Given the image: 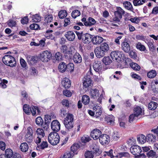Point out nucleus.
I'll return each instance as SVG.
<instances>
[{"instance_id":"17","label":"nucleus","mask_w":158,"mask_h":158,"mask_svg":"<svg viewBox=\"0 0 158 158\" xmlns=\"http://www.w3.org/2000/svg\"><path fill=\"white\" fill-rule=\"evenodd\" d=\"M93 110L94 111L95 116L96 118L99 117L102 113L101 106L96 105L93 107Z\"/></svg>"},{"instance_id":"52","label":"nucleus","mask_w":158,"mask_h":158,"mask_svg":"<svg viewBox=\"0 0 158 158\" xmlns=\"http://www.w3.org/2000/svg\"><path fill=\"white\" fill-rule=\"evenodd\" d=\"M8 25L9 27H12L16 26V23L14 20L10 19L8 22Z\"/></svg>"},{"instance_id":"19","label":"nucleus","mask_w":158,"mask_h":158,"mask_svg":"<svg viewBox=\"0 0 158 158\" xmlns=\"http://www.w3.org/2000/svg\"><path fill=\"white\" fill-rule=\"evenodd\" d=\"M65 37L69 41H73L75 39V35L73 32L72 31H69L65 35Z\"/></svg>"},{"instance_id":"40","label":"nucleus","mask_w":158,"mask_h":158,"mask_svg":"<svg viewBox=\"0 0 158 158\" xmlns=\"http://www.w3.org/2000/svg\"><path fill=\"white\" fill-rule=\"evenodd\" d=\"M91 140L90 137L87 135H84L81 138V142L84 143L89 142Z\"/></svg>"},{"instance_id":"9","label":"nucleus","mask_w":158,"mask_h":158,"mask_svg":"<svg viewBox=\"0 0 158 158\" xmlns=\"http://www.w3.org/2000/svg\"><path fill=\"white\" fill-rule=\"evenodd\" d=\"M131 152L136 156V157L139 156V153L142 152V149L140 147L137 145H134L132 146L130 149Z\"/></svg>"},{"instance_id":"42","label":"nucleus","mask_w":158,"mask_h":158,"mask_svg":"<svg viewBox=\"0 0 158 158\" xmlns=\"http://www.w3.org/2000/svg\"><path fill=\"white\" fill-rule=\"evenodd\" d=\"M129 154L127 152H122L119 153L115 156V157L117 158H122L123 157H129Z\"/></svg>"},{"instance_id":"30","label":"nucleus","mask_w":158,"mask_h":158,"mask_svg":"<svg viewBox=\"0 0 158 158\" xmlns=\"http://www.w3.org/2000/svg\"><path fill=\"white\" fill-rule=\"evenodd\" d=\"M90 101L89 97L86 95L83 96L82 98V102L84 105H88Z\"/></svg>"},{"instance_id":"60","label":"nucleus","mask_w":158,"mask_h":158,"mask_svg":"<svg viewBox=\"0 0 158 158\" xmlns=\"http://www.w3.org/2000/svg\"><path fill=\"white\" fill-rule=\"evenodd\" d=\"M129 55L133 59H135L137 57L136 53L135 52H134L133 51H131L129 53Z\"/></svg>"},{"instance_id":"64","label":"nucleus","mask_w":158,"mask_h":158,"mask_svg":"<svg viewBox=\"0 0 158 158\" xmlns=\"http://www.w3.org/2000/svg\"><path fill=\"white\" fill-rule=\"evenodd\" d=\"M62 103L63 106L66 107H69V102L66 99H64L62 102Z\"/></svg>"},{"instance_id":"50","label":"nucleus","mask_w":158,"mask_h":158,"mask_svg":"<svg viewBox=\"0 0 158 158\" xmlns=\"http://www.w3.org/2000/svg\"><path fill=\"white\" fill-rule=\"evenodd\" d=\"M45 21L47 23L51 22L53 19L52 16V15H47L45 16Z\"/></svg>"},{"instance_id":"33","label":"nucleus","mask_w":158,"mask_h":158,"mask_svg":"<svg viewBox=\"0 0 158 158\" xmlns=\"http://www.w3.org/2000/svg\"><path fill=\"white\" fill-rule=\"evenodd\" d=\"M65 57L69 59H71L73 55L72 50L71 49H68L65 53H64Z\"/></svg>"},{"instance_id":"3","label":"nucleus","mask_w":158,"mask_h":158,"mask_svg":"<svg viewBox=\"0 0 158 158\" xmlns=\"http://www.w3.org/2000/svg\"><path fill=\"white\" fill-rule=\"evenodd\" d=\"M48 139L49 142L51 144L56 145L59 142L60 137L57 132H53L49 135Z\"/></svg>"},{"instance_id":"4","label":"nucleus","mask_w":158,"mask_h":158,"mask_svg":"<svg viewBox=\"0 0 158 158\" xmlns=\"http://www.w3.org/2000/svg\"><path fill=\"white\" fill-rule=\"evenodd\" d=\"M92 75L91 70V68L89 69V72H88L85 75L83 79V85L85 88H87L92 85V81L91 79V77L89 74Z\"/></svg>"},{"instance_id":"32","label":"nucleus","mask_w":158,"mask_h":158,"mask_svg":"<svg viewBox=\"0 0 158 158\" xmlns=\"http://www.w3.org/2000/svg\"><path fill=\"white\" fill-rule=\"evenodd\" d=\"M137 140L139 143L142 144L144 143L147 141L146 137L143 135L141 134L137 138Z\"/></svg>"},{"instance_id":"36","label":"nucleus","mask_w":158,"mask_h":158,"mask_svg":"<svg viewBox=\"0 0 158 158\" xmlns=\"http://www.w3.org/2000/svg\"><path fill=\"white\" fill-rule=\"evenodd\" d=\"M64 124L66 129L69 130L71 129L73 127L74 123L69 122L66 121L64 122Z\"/></svg>"},{"instance_id":"27","label":"nucleus","mask_w":158,"mask_h":158,"mask_svg":"<svg viewBox=\"0 0 158 158\" xmlns=\"http://www.w3.org/2000/svg\"><path fill=\"white\" fill-rule=\"evenodd\" d=\"M146 140L147 142L153 143L156 140V137L152 134H148L146 136Z\"/></svg>"},{"instance_id":"21","label":"nucleus","mask_w":158,"mask_h":158,"mask_svg":"<svg viewBox=\"0 0 158 158\" xmlns=\"http://www.w3.org/2000/svg\"><path fill=\"white\" fill-rule=\"evenodd\" d=\"M73 60L75 63H80L82 61V58L81 56L78 53H76L73 57Z\"/></svg>"},{"instance_id":"29","label":"nucleus","mask_w":158,"mask_h":158,"mask_svg":"<svg viewBox=\"0 0 158 158\" xmlns=\"http://www.w3.org/2000/svg\"><path fill=\"white\" fill-rule=\"evenodd\" d=\"M136 48L138 49L141 51L145 52V53H147V50H146L145 47L142 45L140 42H138L136 44Z\"/></svg>"},{"instance_id":"18","label":"nucleus","mask_w":158,"mask_h":158,"mask_svg":"<svg viewBox=\"0 0 158 158\" xmlns=\"http://www.w3.org/2000/svg\"><path fill=\"white\" fill-rule=\"evenodd\" d=\"M103 40V39L99 36H96L92 37V42L94 44H98L102 43Z\"/></svg>"},{"instance_id":"39","label":"nucleus","mask_w":158,"mask_h":158,"mask_svg":"<svg viewBox=\"0 0 158 158\" xmlns=\"http://www.w3.org/2000/svg\"><path fill=\"white\" fill-rule=\"evenodd\" d=\"M23 109L24 111L26 114H29L31 113V107H30L27 104H25L23 106Z\"/></svg>"},{"instance_id":"15","label":"nucleus","mask_w":158,"mask_h":158,"mask_svg":"<svg viewBox=\"0 0 158 158\" xmlns=\"http://www.w3.org/2000/svg\"><path fill=\"white\" fill-rule=\"evenodd\" d=\"M89 94L91 98L93 99L97 98L99 95V90L96 89H91Z\"/></svg>"},{"instance_id":"26","label":"nucleus","mask_w":158,"mask_h":158,"mask_svg":"<svg viewBox=\"0 0 158 158\" xmlns=\"http://www.w3.org/2000/svg\"><path fill=\"white\" fill-rule=\"evenodd\" d=\"M123 5L124 7L127 9L133 11L134 9L133 8L132 6L131 3L129 2H125L123 3Z\"/></svg>"},{"instance_id":"11","label":"nucleus","mask_w":158,"mask_h":158,"mask_svg":"<svg viewBox=\"0 0 158 158\" xmlns=\"http://www.w3.org/2000/svg\"><path fill=\"white\" fill-rule=\"evenodd\" d=\"M51 127L53 131L57 132L60 130V125L58 120H55L51 123Z\"/></svg>"},{"instance_id":"44","label":"nucleus","mask_w":158,"mask_h":158,"mask_svg":"<svg viewBox=\"0 0 158 158\" xmlns=\"http://www.w3.org/2000/svg\"><path fill=\"white\" fill-rule=\"evenodd\" d=\"M4 155L8 158L11 157L13 155L12 151L10 149H7L5 151V154Z\"/></svg>"},{"instance_id":"22","label":"nucleus","mask_w":158,"mask_h":158,"mask_svg":"<svg viewBox=\"0 0 158 158\" xmlns=\"http://www.w3.org/2000/svg\"><path fill=\"white\" fill-rule=\"evenodd\" d=\"M122 50L125 52H128L130 50V46L128 43L126 42H123L121 44Z\"/></svg>"},{"instance_id":"45","label":"nucleus","mask_w":158,"mask_h":158,"mask_svg":"<svg viewBox=\"0 0 158 158\" xmlns=\"http://www.w3.org/2000/svg\"><path fill=\"white\" fill-rule=\"evenodd\" d=\"M32 20L33 22H38L41 20L40 16L38 14L35 15L33 16Z\"/></svg>"},{"instance_id":"24","label":"nucleus","mask_w":158,"mask_h":158,"mask_svg":"<svg viewBox=\"0 0 158 158\" xmlns=\"http://www.w3.org/2000/svg\"><path fill=\"white\" fill-rule=\"evenodd\" d=\"M27 58L28 62L30 64H33L36 62L37 58L35 57L29 55L27 56Z\"/></svg>"},{"instance_id":"37","label":"nucleus","mask_w":158,"mask_h":158,"mask_svg":"<svg viewBox=\"0 0 158 158\" xmlns=\"http://www.w3.org/2000/svg\"><path fill=\"white\" fill-rule=\"evenodd\" d=\"M157 75V73L155 70H152L148 72L147 75L148 77L150 78H152L155 77Z\"/></svg>"},{"instance_id":"20","label":"nucleus","mask_w":158,"mask_h":158,"mask_svg":"<svg viewBox=\"0 0 158 158\" xmlns=\"http://www.w3.org/2000/svg\"><path fill=\"white\" fill-rule=\"evenodd\" d=\"M61 84L65 88H68L70 87L71 85L70 80L68 78H65L61 81Z\"/></svg>"},{"instance_id":"43","label":"nucleus","mask_w":158,"mask_h":158,"mask_svg":"<svg viewBox=\"0 0 158 158\" xmlns=\"http://www.w3.org/2000/svg\"><path fill=\"white\" fill-rule=\"evenodd\" d=\"M67 15V11L65 10H61L58 14V16L60 19H63Z\"/></svg>"},{"instance_id":"46","label":"nucleus","mask_w":158,"mask_h":158,"mask_svg":"<svg viewBox=\"0 0 158 158\" xmlns=\"http://www.w3.org/2000/svg\"><path fill=\"white\" fill-rule=\"evenodd\" d=\"M130 66L134 70L139 71L140 69V66L136 63L133 62L130 64Z\"/></svg>"},{"instance_id":"8","label":"nucleus","mask_w":158,"mask_h":158,"mask_svg":"<svg viewBox=\"0 0 158 158\" xmlns=\"http://www.w3.org/2000/svg\"><path fill=\"white\" fill-rule=\"evenodd\" d=\"M36 133L37 137L35 139V142L37 144L40 143L41 142V138H43L45 135L43 130L41 128H38L36 130Z\"/></svg>"},{"instance_id":"28","label":"nucleus","mask_w":158,"mask_h":158,"mask_svg":"<svg viewBox=\"0 0 158 158\" xmlns=\"http://www.w3.org/2000/svg\"><path fill=\"white\" fill-rule=\"evenodd\" d=\"M157 106V104L154 102H151L148 105V108L151 110H154Z\"/></svg>"},{"instance_id":"58","label":"nucleus","mask_w":158,"mask_h":158,"mask_svg":"<svg viewBox=\"0 0 158 158\" xmlns=\"http://www.w3.org/2000/svg\"><path fill=\"white\" fill-rule=\"evenodd\" d=\"M99 149L98 148V146H94V147H93L92 150L91 152H92L97 154V155L99 154L100 153L99 152Z\"/></svg>"},{"instance_id":"25","label":"nucleus","mask_w":158,"mask_h":158,"mask_svg":"<svg viewBox=\"0 0 158 158\" xmlns=\"http://www.w3.org/2000/svg\"><path fill=\"white\" fill-rule=\"evenodd\" d=\"M67 65L64 62H62L59 64L58 65V69L59 71L63 73L67 69Z\"/></svg>"},{"instance_id":"31","label":"nucleus","mask_w":158,"mask_h":158,"mask_svg":"<svg viewBox=\"0 0 158 158\" xmlns=\"http://www.w3.org/2000/svg\"><path fill=\"white\" fill-rule=\"evenodd\" d=\"M74 118L73 115L71 114H68L66 117L64 118V122H73V121Z\"/></svg>"},{"instance_id":"48","label":"nucleus","mask_w":158,"mask_h":158,"mask_svg":"<svg viewBox=\"0 0 158 158\" xmlns=\"http://www.w3.org/2000/svg\"><path fill=\"white\" fill-rule=\"evenodd\" d=\"M81 15L80 12L78 10L73 11L71 13V16L73 18H76L77 17L80 16Z\"/></svg>"},{"instance_id":"62","label":"nucleus","mask_w":158,"mask_h":158,"mask_svg":"<svg viewBox=\"0 0 158 158\" xmlns=\"http://www.w3.org/2000/svg\"><path fill=\"white\" fill-rule=\"evenodd\" d=\"M77 36L78 39L80 40H82L83 39V34L82 32H79L77 31H76L75 32Z\"/></svg>"},{"instance_id":"5","label":"nucleus","mask_w":158,"mask_h":158,"mask_svg":"<svg viewBox=\"0 0 158 158\" xmlns=\"http://www.w3.org/2000/svg\"><path fill=\"white\" fill-rule=\"evenodd\" d=\"M52 57L51 53L48 51H46L40 54V59L43 62H46L50 60Z\"/></svg>"},{"instance_id":"56","label":"nucleus","mask_w":158,"mask_h":158,"mask_svg":"<svg viewBox=\"0 0 158 158\" xmlns=\"http://www.w3.org/2000/svg\"><path fill=\"white\" fill-rule=\"evenodd\" d=\"M35 122L37 125H42L43 123V121L40 117H39L36 118Z\"/></svg>"},{"instance_id":"35","label":"nucleus","mask_w":158,"mask_h":158,"mask_svg":"<svg viewBox=\"0 0 158 158\" xmlns=\"http://www.w3.org/2000/svg\"><path fill=\"white\" fill-rule=\"evenodd\" d=\"M147 0H133V3L135 6H136L143 5L146 2Z\"/></svg>"},{"instance_id":"49","label":"nucleus","mask_w":158,"mask_h":158,"mask_svg":"<svg viewBox=\"0 0 158 158\" xmlns=\"http://www.w3.org/2000/svg\"><path fill=\"white\" fill-rule=\"evenodd\" d=\"M8 83V81L4 79L2 80L0 78V86L3 88H5L6 87V84Z\"/></svg>"},{"instance_id":"2","label":"nucleus","mask_w":158,"mask_h":158,"mask_svg":"<svg viewBox=\"0 0 158 158\" xmlns=\"http://www.w3.org/2000/svg\"><path fill=\"white\" fill-rule=\"evenodd\" d=\"M3 62L6 65L13 67L16 65V61L15 58L12 56L7 55L2 58Z\"/></svg>"},{"instance_id":"61","label":"nucleus","mask_w":158,"mask_h":158,"mask_svg":"<svg viewBox=\"0 0 158 158\" xmlns=\"http://www.w3.org/2000/svg\"><path fill=\"white\" fill-rule=\"evenodd\" d=\"M39 25L36 23H33L31 24L30 26V27L31 29L36 30L38 29L39 28Z\"/></svg>"},{"instance_id":"54","label":"nucleus","mask_w":158,"mask_h":158,"mask_svg":"<svg viewBox=\"0 0 158 158\" xmlns=\"http://www.w3.org/2000/svg\"><path fill=\"white\" fill-rule=\"evenodd\" d=\"M79 148V145L77 143L74 144L71 147V151L73 153L76 152Z\"/></svg>"},{"instance_id":"7","label":"nucleus","mask_w":158,"mask_h":158,"mask_svg":"<svg viewBox=\"0 0 158 158\" xmlns=\"http://www.w3.org/2000/svg\"><path fill=\"white\" fill-rule=\"evenodd\" d=\"M33 132L31 127H28L25 136V139L28 143H31L33 140Z\"/></svg>"},{"instance_id":"12","label":"nucleus","mask_w":158,"mask_h":158,"mask_svg":"<svg viewBox=\"0 0 158 158\" xmlns=\"http://www.w3.org/2000/svg\"><path fill=\"white\" fill-rule=\"evenodd\" d=\"M102 134L100 130L98 129H94L91 132V136L94 139H97L99 138Z\"/></svg>"},{"instance_id":"34","label":"nucleus","mask_w":158,"mask_h":158,"mask_svg":"<svg viewBox=\"0 0 158 158\" xmlns=\"http://www.w3.org/2000/svg\"><path fill=\"white\" fill-rule=\"evenodd\" d=\"M20 148L22 152H26L28 149V146L26 143H23L21 144Z\"/></svg>"},{"instance_id":"55","label":"nucleus","mask_w":158,"mask_h":158,"mask_svg":"<svg viewBox=\"0 0 158 158\" xmlns=\"http://www.w3.org/2000/svg\"><path fill=\"white\" fill-rule=\"evenodd\" d=\"M112 137L114 140H117L119 138L120 135L118 132L115 131L113 132Z\"/></svg>"},{"instance_id":"63","label":"nucleus","mask_w":158,"mask_h":158,"mask_svg":"<svg viewBox=\"0 0 158 158\" xmlns=\"http://www.w3.org/2000/svg\"><path fill=\"white\" fill-rule=\"evenodd\" d=\"M64 26L66 27L70 23V19L69 18H67L65 19L64 20Z\"/></svg>"},{"instance_id":"13","label":"nucleus","mask_w":158,"mask_h":158,"mask_svg":"<svg viewBox=\"0 0 158 158\" xmlns=\"http://www.w3.org/2000/svg\"><path fill=\"white\" fill-rule=\"evenodd\" d=\"M92 37L93 36L89 34H84L82 40V42L84 44H89L92 41Z\"/></svg>"},{"instance_id":"41","label":"nucleus","mask_w":158,"mask_h":158,"mask_svg":"<svg viewBox=\"0 0 158 158\" xmlns=\"http://www.w3.org/2000/svg\"><path fill=\"white\" fill-rule=\"evenodd\" d=\"M142 112V109L139 106H137L134 109V114L138 116L141 114Z\"/></svg>"},{"instance_id":"14","label":"nucleus","mask_w":158,"mask_h":158,"mask_svg":"<svg viewBox=\"0 0 158 158\" xmlns=\"http://www.w3.org/2000/svg\"><path fill=\"white\" fill-rule=\"evenodd\" d=\"M102 64L100 61H95L93 64V68L96 72H99L102 69Z\"/></svg>"},{"instance_id":"1","label":"nucleus","mask_w":158,"mask_h":158,"mask_svg":"<svg viewBox=\"0 0 158 158\" xmlns=\"http://www.w3.org/2000/svg\"><path fill=\"white\" fill-rule=\"evenodd\" d=\"M109 50L108 44L104 43L100 46L97 47L94 50V52L97 58L103 57Z\"/></svg>"},{"instance_id":"51","label":"nucleus","mask_w":158,"mask_h":158,"mask_svg":"<svg viewBox=\"0 0 158 158\" xmlns=\"http://www.w3.org/2000/svg\"><path fill=\"white\" fill-rule=\"evenodd\" d=\"M67 71H73L74 69V64L72 63H70L67 65Z\"/></svg>"},{"instance_id":"47","label":"nucleus","mask_w":158,"mask_h":158,"mask_svg":"<svg viewBox=\"0 0 158 158\" xmlns=\"http://www.w3.org/2000/svg\"><path fill=\"white\" fill-rule=\"evenodd\" d=\"M147 155L148 157L153 158L156 155V153L152 150H150L147 153Z\"/></svg>"},{"instance_id":"53","label":"nucleus","mask_w":158,"mask_h":158,"mask_svg":"<svg viewBox=\"0 0 158 158\" xmlns=\"http://www.w3.org/2000/svg\"><path fill=\"white\" fill-rule=\"evenodd\" d=\"M85 158H93L94 155L91 151H87L85 154Z\"/></svg>"},{"instance_id":"16","label":"nucleus","mask_w":158,"mask_h":158,"mask_svg":"<svg viewBox=\"0 0 158 158\" xmlns=\"http://www.w3.org/2000/svg\"><path fill=\"white\" fill-rule=\"evenodd\" d=\"M125 13V11L120 7H117L116 10L114 12L115 16H117L120 19L122 18V15Z\"/></svg>"},{"instance_id":"59","label":"nucleus","mask_w":158,"mask_h":158,"mask_svg":"<svg viewBox=\"0 0 158 158\" xmlns=\"http://www.w3.org/2000/svg\"><path fill=\"white\" fill-rule=\"evenodd\" d=\"M63 93L64 95L68 97H70L72 95L71 92L69 90L67 89L64 90Z\"/></svg>"},{"instance_id":"38","label":"nucleus","mask_w":158,"mask_h":158,"mask_svg":"<svg viewBox=\"0 0 158 158\" xmlns=\"http://www.w3.org/2000/svg\"><path fill=\"white\" fill-rule=\"evenodd\" d=\"M103 63L106 65H109L112 62L109 56L104 57L102 59Z\"/></svg>"},{"instance_id":"23","label":"nucleus","mask_w":158,"mask_h":158,"mask_svg":"<svg viewBox=\"0 0 158 158\" xmlns=\"http://www.w3.org/2000/svg\"><path fill=\"white\" fill-rule=\"evenodd\" d=\"M158 81L157 80L153 81L151 83V86L152 90L154 92H158Z\"/></svg>"},{"instance_id":"6","label":"nucleus","mask_w":158,"mask_h":158,"mask_svg":"<svg viewBox=\"0 0 158 158\" xmlns=\"http://www.w3.org/2000/svg\"><path fill=\"white\" fill-rule=\"evenodd\" d=\"M123 55L124 54L122 52L118 51H113L110 53V56L112 60L117 61L121 60V58L123 56Z\"/></svg>"},{"instance_id":"57","label":"nucleus","mask_w":158,"mask_h":158,"mask_svg":"<svg viewBox=\"0 0 158 158\" xmlns=\"http://www.w3.org/2000/svg\"><path fill=\"white\" fill-rule=\"evenodd\" d=\"M138 117L135 114H131L129 117V122L130 123H132L134 120L136 119Z\"/></svg>"},{"instance_id":"10","label":"nucleus","mask_w":158,"mask_h":158,"mask_svg":"<svg viewBox=\"0 0 158 158\" xmlns=\"http://www.w3.org/2000/svg\"><path fill=\"white\" fill-rule=\"evenodd\" d=\"M110 140L109 136L106 134L101 135L99 138V142L102 145L108 144L110 142Z\"/></svg>"}]
</instances>
